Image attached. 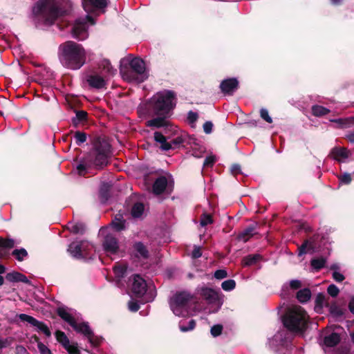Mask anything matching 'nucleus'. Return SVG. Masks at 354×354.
<instances>
[{
    "label": "nucleus",
    "instance_id": "f257e3e1",
    "mask_svg": "<svg viewBox=\"0 0 354 354\" xmlns=\"http://www.w3.org/2000/svg\"><path fill=\"white\" fill-rule=\"evenodd\" d=\"M92 148L77 166L80 176H84L88 169L102 170L106 167L111 156V145L105 136H95L91 140Z\"/></svg>",
    "mask_w": 354,
    "mask_h": 354
},
{
    "label": "nucleus",
    "instance_id": "f03ea898",
    "mask_svg": "<svg viewBox=\"0 0 354 354\" xmlns=\"http://www.w3.org/2000/svg\"><path fill=\"white\" fill-rule=\"evenodd\" d=\"M57 55L61 64L73 71L80 69L86 61V52L83 46L71 40L59 46Z\"/></svg>",
    "mask_w": 354,
    "mask_h": 354
},
{
    "label": "nucleus",
    "instance_id": "7ed1b4c3",
    "mask_svg": "<svg viewBox=\"0 0 354 354\" xmlns=\"http://www.w3.org/2000/svg\"><path fill=\"white\" fill-rule=\"evenodd\" d=\"M177 104L176 94L171 90L157 93L149 101L150 110L154 115L171 117Z\"/></svg>",
    "mask_w": 354,
    "mask_h": 354
},
{
    "label": "nucleus",
    "instance_id": "20e7f679",
    "mask_svg": "<svg viewBox=\"0 0 354 354\" xmlns=\"http://www.w3.org/2000/svg\"><path fill=\"white\" fill-rule=\"evenodd\" d=\"M120 73L124 80L129 82H143L148 78L144 61L138 57L120 61Z\"/></svg>",
    "mask_w": 354,
    "mask_h": 354
},
{
    "label": "nucleus",
    "instance_id": "39448f33",
    "mask_svg": "<svg viewBox=\"0 0 354 354\" xmlns=\"http://www.w3.org/2000/svg\"><path fill=\"white\" fill-rule=\"evenodd\" d=\"M72 8L70 0H44L39 10L46 25H52L59 17L68 14Z\"/></svg>",
    "mask_w": 354,
    "mask_h": 354
},
{
    "label": "nucleus",
    "instance_id": "423d86ee",
    "mask_svg": "<svg viewBox=\"0 0 354 354\" xmlns=\"http://www.w3.org/2000/svg\"><path fill=\"white\" fill-rule=\"evenodd\" d=\"M308 318V315L304 308L301 306H295L286 310L282 316V322L288 330L299 333L306 329Z\"/></svg>",
    "mask_w": 354,
    "mask_h": 354
},
{
    "label": "nucleus",
    "instance_id": "0eeeda50",
    "mask_svg": "<svg viewBox=\"0 0 354 354\" xmlns=\"http://www.w3.org/2000/svg\"><path fill=\"white\" fill-rule=\"evenodd\" d=\"M192 299V295L188 292H177L170 299V308L176 315L184 316L186 313L185 308Z\"/></svg>",
    "mask_w": 354,
    "mask_h": 354
},
{
    "label": "nucleus",
    "instance_id": "6e6552de",
    "mask_svg": "<svg viewBox=\"0 0 354 354\" xmlns=\"http://www.w3.org/2000/svg\"><path fill=\"white\" fill-rule=\"evenodd\" d=\"M71 33L74 38L80 41L85 40L88 37L86 21L83 19H76L73 26Z\"/></svg>",
    "mask_w": 354,
    "mask_h": 354
},
{
    "label": "nucleus",
    "instance_id": "1a4fd4ad",
    "mask_svg": "<svg viewBox=\"0 0 354 354\" xmlns=\"http://www.w3.org/2000/svg\"><path fill=\"white\" fill-rule=\"evenodd\" d=\"M19 318L21 322H26L32 326H35L38 332L44 333L46 337H50L51 336V332L45 323L37 320L30 315L23 313L19 315Z\"/></svg>",
    "mask_w": 354,
    "mask_h": 354
},
{
    "label": "nucleus",
    "instance_id": "9d476101",
    "mask_svg": "<svg viewBox=\"0 0 354 354\" xmlns=\"http://www.w3.org/2000/svg\"><path fill=\"white\" fill-rule=\"evenodd\" d=\"M147 288L146 281L139 274L133 276L131 291L134 297L141 298L146 293Z\"/></svg>",
    "mask_w": 354,
    "mask_h": 354
},
{
    "label": "nucleus",
    "instance_id": "9b49d317",
    "mask_svg": "<svg viewBox=\"0 0 354 354\" xmlns=\"http://www.w3.org/2000/svg\"><path fill=\"white\" fill-rule=\"evenodd\" d=\"M88 247V243L85 241L72 242L68 246V251L76 259H85V250Z\"/></svg>",
    "mask_w": 354,
    "mask_h": 354
},
{
    "label": "nucleus",
    "instance_id": "f8f14e48",
    "mask_svg": "<svg viewBox=\"0 0 354 354\" xmlns=\"http://www.w3.org/2000/svg\"><path fill=\"white\" fill-rule=\"evenodd\" d=\"M239 82L236 77L225 79L221 81L219 88L225 95H232L239 88Z\"/></svg>",
    "mask_w": 354,
    "mask_h": 354
},
{
    "label": "nucleus",
    "instance_id": "ddd939ff",
    "mask_svg": "<svg viewBox=\"0 0 354 354\" xmlns=\"http://www.w3.org/2000/svg\"><path fill=\"white\" fill-rule=\"evenodd\" d=\"M157 117L146 122V126L148 127H154L156 129L164 127L165 131L172 129V124L168 120L170 117L165 115H156Z\"/></svg>",
    "mask_w": 354,
    "mask_h": 354
},
{
    "label": "nucleus",
    "instance_id": "4468645a",
    "mask_svg": "<svg viewBox=\"0 0 354 354\" xmlns=\"http://www.w3.org/2000/svg\"><path fill=\"white\" fill-rule=\"evenodd\" d=\"M104 250L111 254H116L119 250L118 239L112 234H106L102 243Z\"/></svg>",
    "mask_w": 354,
    "mask_h": 354
},
{
    "label": "nucleus",
    "instance_id": "2eb2a0df",
    "mask_svg": "<svg viewBox=\"0 0 354 354\" xmlns=\"http://www.w3.org/2000/svg\"><path fill=\"white\" fill-rule=\"evenodd\" d=\"M199 294L209 304H217L220 301V297L218 292L211 288H201Z\"/></svg>",
    "mask_w": 354,
    "mask_h": 354
},
{
    "label": "nucleus",
    "instance_id": "dca6fc26",
    "mask_svg": "<svg viewBox=\"0 0 354 354\" xmlns=\"http://www.w3.org/2000/svg\"><path fill=\"white\" fill-rule=\"evenodd\" d=\"M341 341V337L336 332L326 333L322 339V344L326 347H334Z\"/></svg>",
    "mask_w": 354,
    "mask_h": 354
},
{
    "label": "nucleus",
    "instance_id": "f3484780",
    "mask_svg": "<svg viewBox=\"0 0 354 354\" xmlns=\"http://www.w3.org/2000/svg\"><path fill=\"white\" fill-rule=\"evenodd\" d=\"M86 82L91 87L96 89L104 88L106 86L104 79L97 74L88 75L86 77Z\"/></svg>",
    "mask_w": 354,
    "mask_h": 354
},
{
    "label": "nucleus",
    "instance_id": "a211bd4d",
    "mask_svg": "<svg viewBox=\"0 0 354 354\" xmlns=\"http://www.w3.org/2000/svg\"><path fill=\"white\" fill-rule=\"evenodd\" d=\"M168 184L165 176H161L156 178L152 186V192L155 195L162 194L166 189Z\"/></svg>",
    "mask_w": 354,
    "mask_h": 354
},
{
    "label": "nucleus",
    "instance_id": "6ab92c4d",
    "mask_svg": "<svg viewBox=\"0 0 354 354\" xmlns=\"http://www.w3.org/2000/svg\"><path fill=\"white\" fill-rule=\"evenodd\" d=\"M111 225L115 231L121 232L126 230L127 221L124 218L123 215L119 212L113 217Z\"/></svg>",
    "mask_w": 354,
    "mask_h": 354
},
{
    "label": "nucleus",
    "instance_id": "aec40b11",
    "mask_svg": "<svg viewBox=\"0 0 354 354\" xmlns=\"http://www.w3.org/2000/svg\"><path fill=\"white\" fill-rule=\"evenodd\" d=\"M153 138L156 142L160 144L159 148L162 151H167L172 149L171 143L167 142L166 136H165L162 132L155 131Z\"/></svg>",
    "mask_w": 354,
    "mask_h": 354
},
{
    "label": "nucleus",
    "instance_id": "412c9836",
    "mask_svg": "<svg viewBox=\"0 0 354 354\" xmlns=\"http://www.w3.org/2000/svg\"><path fill=\"white\" fill-rule=\"evenodd\" d=\"M6 279L10 282H23L26 284L30 283V280L26 275L16 271L7 273L6 275Z\"/></svg>",
    "mask_w": 354,
    "mask_h": 354
},
{
    "label": "nucleus",
    "instance_id": "4be33fe9",
    "mask_svg": "<svg viewBox=\"0 0 354 354\" xmlns=\"http://www.w3.org/2000/svg\"><path fill=\"white\" fill-rule=\"evenodd\" d=\"M330 154L335 160L340 162L342 159L348 158L350 151L345 147H335L331 149Z\"/></svg>",
    "mask_w": 354,
    "mask_h": 354
},
{
    "label": "nucleus",
    "instance_id": "5701e85b",
    "mask_svg": "<svg viewBox=\"0 0 354 354\" xmlns=\"http://www.w3.org/2000/svg\"><path fill=\"white\" fill-rule=\"evenodd\" d=\"M15 241L12 239H4L0 236V259L6 255V250H10L15 247Z\"/></svg>",
    "mask_w": 354,
    "mask_h": 354
},
{
    "label": "nucleus",
    "instance_id": "b1692460",
    "mask_svg": "<svg viewBox=\"0 0 354 354\" xmlns=\"http://www.w3.org/2000/svg\"><path fill=\"white\" fill-rule=\"evenodd\" d=\"M77 333L84 335V337H91L93 335V330L91 329L88 322H82L78 324L76 321L75 326H71Z\"/></svg>",
    "mask_w": 354,
    "mask_h": 354
},
{
    "label": "nucleus",
    "instance_id": "393cba45",
    "mask_svg": "<svg viewBox=\"0 0 354 354\" xmlns=\"http://www.w3.org/2000/svg\"><path fill=\"white\" fill-rule=\"evenodd\" d=\"M133 250L136 252V257L147 259L149 257L147 247L140 241L133 244Z\"/></svg>",
    "mask_w": 354,
    "mask_h": 354
},
{
    "label": "nucleus",
    "instance_id": "a878e982",
    "mask_svg": "<svg viewBox=\"0 0 354 354\" xmlns=\"http://www.w3.org/2000/svg\"><path fill=\"white\" fill-rule=\"evenodd\" d=\"M57 314L59 317H60L64 321L67 322L71 326H75V319L74 317L68 313L64 308L59 307L57 309Z\"/></svg>",
    "mask_w": 354,
    "mask_h": 354
},
{
    "label": "nucleus",
    "instance_id": "bb28decb",
    "mask_svg": "<svg viewBox=\"0 0 354 354\" xmlns=\"http://www.w3.org/2000/svg\"><path fill=\"white\" fill-rule=\"evenodd\" d=\"M255 225H250L241 232L238 235V239L243 242H247L251 237L255 234Z\"/></svg>",
    "mask_w": 354,
    "mask_h": 354
},
{
    "label": "nucleus",
    "instance_id": "cd10ccee",
    "mask_svg": "<svg viewBox=\"0 0 354 354\" xmlns=\"http://www.w3.org/2000/svg\"><path fill=\"white\" fill-rule=\"evenodd\" d=\"M316 241V236L314 235L310 240H305L304 243L298 248V256L301 257L306 253V248L313 250L315 247V242Z\"/></svg>",
    "mask_w": 354,
    "mask_h": 354
},
{
    "label": "nucleus",
    "instance_id": "c85d7f7f",
    "mask_svg": "<svg viewBox=\"0 0 354 354\" xmlns=\"http://www.w3.org/2000/svg\"><path fill=\"white\" fill-rule=\"evenodd\" d=\"M261 259L262 256L259 254H249L243 258L241 263L243 267L252 266L257 264Z\"/></svg>",
    "mask_w": 354,
    "mask_h": 354
},
{
    "label": "nucleus",
    "instance_id": "c756f323",
    "mask_svg": "<svg viewBox=\"0 0 354 354\" xmlns=\"http://www.w3.org/2000/svg\"><path fill=\"white\" fill-rule=\"evenodd\" d=\"M99 68L109 75H115L117 71V70L112 66L111 62L106 59L100 62Z\"/></svg>",
    "mask_w": 354,
    "mask_h": 354
},
{
    "label": "nucleus",
    "instance_id": "7c9ffc66",
    "mask_svg": "<svg viewBox=\"0 0 354 354\" xmlns=\"http://www.w3.org/2000/svg\"><path fill=\"white\" fill-rule=\"evenodd\" d=\"M311 291L309 288H305L299 290L296 295V298L300 303H306L310 299Z\"/></svg>",
    "mask_w": 354,
    "mask_h": 354
},
{
    "label": "nucleus",
    "instance_id": "2f4dec72",
    "mask_svg": "<svg viewBox=\"0 0 354 354\" xmlns=\"http://www.w3.org/2000/svg\"><path fill=\"white\" fill-rule=\"evenodd\" d=\"M326 306L328 308L330 313L335 317H339L344 315L343 310L339 308L335 302L326 303Z\"/></svg>",
    "mask_w": 354,
    "mask_h": 354
},
{
    "label": "nucleus",
    "instance_id": "473e14b6",
    "mask_svg": "<svg viewBox=\"0 0 354 354\" xmlns=\"http://www.w3.org/2000/svg\"><path fill=\"white\" fill-rule=\"evenodd\" d=\"M68 228L74 234H84L86 232V225L82 222L71 224Z\"/></svg>",
    "mask_w": 354,
    "mask_h": 354
},
{
    "label": "nucleus",
    "instance_id": "72a5a7b5",
    "mask_svg": "<svg viewBox=\"0 0 354 354\" xmlns=\"http://www.w3.org/2000/svg\"><path fill=\"white\" fill-rule=\"evenodd\" d=\"M55 336L56 340L63 346L64 348L71 342L65 333L62 330H56Z\"/></svg>",
    "mask_w": 354,
    "mask_h": 354
},
{
    "label": "nucleus",
    "instance_id": "f704fd0d",
    "mask_svg": "<svg viewBox=\"0 0 354 354\" xmlns=\"http://www.w3.org/2000/svg\"><path fill=\"white\" fill-rule=\"evenodd\" d=\"M312 114L316 117H322L330 113V110L321 105H313L311 108Z\"/></svg>",
    "mask_w": 354,
    "mask_h": 354
},
{
    "label": "nucleus",
    "instance_id": "c9c22d12",
    "mask_svg": "<svg viewBox=\"0 0 354 354\" xmlns=\"http://www.w3.org/2000/svg\"><path fill=\"white\" fill-rule=\"evenodd\" d=\"M144 210L145 206L143 203H136L131 208V214L133 218H140L142 215Z\"/></svg>",
    "mask_w": 354,
    "mask_h": 354
},
{
    "label": "nucleus",
    "instance_id": "e433bc0d",
    "mask_svg": "<svg viewBox=\"0 0 354 354\" xmlns=\"http://www.w3.org/2000/svg\"><path fill=\"white\" fill-rule=\"evenodd\" d=\"M326 259L325 257H321L319 258H314L310 261L311 266L316 270H320L325 267Z\"/></svg>",
    "mask_w": 354,
    "mask_h": 354
},
{
    "label": "nucleus",
    "instance_id": "4c0bfd02",
    "mask_svg": "<svg viewBox=\"0 0 354 354\" xmlns=\"http://www.w3.org/2000/svg\"><path fill=\"white\" fill-rule=\"evenodd\" d=\"M113 270L115 277L120 279L124 277L127 272V266L125 265L116 264L113 266Z\"/></svg>",
    "mask_w": 354,
    "mask_h": 354
},
{
    "label": "nucleus",
    "instance_id": "58836bf2",
    "mask_svg": "<svg viewBox=\"0 0 354 354\" xmlns=\"http://www.w3.org/2000/svg\"><path fill=\"white\" fill-rule=\"evenodd\" d=\"M12 255L18 261H22L28 257V252L24 248L15 249L12 252Z\"/></svg>",
    "mask_w": 354,
    "mask_h": 354
},
{
    "label": "nucleus",
    "instance_id": "ea45409f",
    "mask_svg": "<svg viewBox=\"0 0 354 354\" xmlns=\"http://www.w3.org/2000/svg\"><path fill=\"white\" fill-rule=\"evenodd\" d=\"M214 223V219L212 214L204 212L201 215L200 225L202 227H205L209 224Z\"/></svg>",
    "mask_w": 354,
    "mask_h": 354
},
{
    "label": "nucleus",
    "instance_id": "a19ab883",
    "mask_svg": "<svg viewBox=\"0 0 354 354\" xmlns=\"http://www.w3.org/2000/svg\"><path fill=\"white\" fill-rule=\"evenodd\" d=\"M196 326V321L193 319H190L187 325H185L184 322H180L179 324V328L182 332H187L193 330Z\"/></svg>",
    "mask_w": 354,
    "mask_h": 354
},
{
    "label": "nucleus",
    "instance_id": "79ce46f5",
    "mask_svg": "<svg viewBox=\"0 0 354 354\" xmlns=\"http://www.w3.org/2000/svg\"><path fill=\"white\" fill-rule=\"evenodd\" d=\"M74 138L77 145L80 146L86 141V133L82 131H77L75 132Z\"/></svg>",
    "mask_w": 354,
    "mask_h": 354
},
{
    "label": "nucleus",
    "instance_id": "37998d69",
    "mask_svg": "<svg viewBox=\"0 0 354 354\" xmlns=\"http://www.w3.org/2000/svg\"><path fill=\"white\" fill-rule=\"evenodd\" d=\"M64 349L68 352V354H81V351L78 348V344L75 342H70V344L67 345Z\"/></svg>",
    "mask_w": 354,
    "mask_h": 354
},
{
    "label": "nucleus",
    "instance_id": "c03bdc74",
    "mask_svg": "<svg viewBox=\"0 0 354 354\" xmlns=\"http://www.w3.org/2000/svg\"><path fill=\"white\" fill-rule=\"evenodd\" d=\"M325 300H326L325 295L322 292L318 293L316 296L315 301V308L316 309L322 308L324 305L326 306V302H325Z\"/></svg>",
    "mask_w": 354,
    "mask_h": 354
},
{
    "label": "nucleus",
    "instance_id": "a18cd8bd",
    "mask_svg": "<svg viewBox=\"0 0 354 354\" xmlns=\"http://www.w3.org/2000/svg\"><path fill=\"white\" fill-rule=\"evenodd\" d=\"M236 287V281L234 279H227L221 283V288L225 291H231Z\"/></svg>",
    "mask_w": 354,
    "mask_h": 354
},
{
    "label": "nucleus",
    "instance_id": "49530a36",
    "mask_svg": "<svg viewBox=\"0 0 354 354\" xmlns=\"http://www.w3.org/2000/svg\"><path fill=\"white\" fill-rule=\"evenodd\" d=\"M88 2L93 7L98 9L104 8L107 6L106 0H88Z\"/></svg>",
    "mask_w": 354,
    "mask_h": 354
},
{
    "label": "nucleus",
    "instance_id": "de8ad7c7",
    "mask_svg": "<svg viewBox=\"0 0 354 354\" xmlns=\"http://www.w3.org/2000/svg\"><path fill=\"white\" fill-rule=\"evenodd\" d=\"M75 118L80 122H85L88 119V113L86 111L81 110L75 112Z\"/></svg>",
    "mask_w": 354,
    "mask_h": 354
},
{
    "label": "nucleus",
    "instance_id": "09e8293b",
    "mask_svg": "<svg viewBox=\"0 0 354 354\" xmlns=\"http://www.w3.org/2000/svg\"><path fill=\"white\" fill-rule=\"evenodd\" d=\"M327 292L332 297H336L339 292V290L335 284H330L327 288Z\"/></svg>",
    "mask_w": 354,
    "mask_h": 354
},
{
    "label": "nucleus",
    "instance_id": "8fccbe9b",
    "mask_svg": "<svg viewBox=\"0 0 354 354\" xmlns=\"http://www.w3.org/2000/svg\"><path fill=\"white\" fill-rule=\"evenodd\" d=\"M223 326L221 324H216L214 325L211 328V334L213 337H217L222 333L223 331Z\"/></svg>",
    "mask_w": 354,
    "mask_h": 354
},
{
    "label": "nucleus",
    "instance_id": "3c124183",
    "mask_svg": "<svg viewBox=\"0 0 354 354\" xmlns=\"http://www.w3.org/2000/svg\"><path fill=\"white\" fill-rule=\"evenodd\" d=\"M86 338L88 339L89 342L94 346H99L101 344L102 340V337L95 335L93 332L92 336L86 337Z\"/></svg>",
    "mask_w": 354,
    "mask_h": 354
},
{
    "label": "nucleus",
    "instance_id": "603ef678",
    "mask_svg": "<svg viewBox=\"0 0 354 354\" xmlns=\"http://www.w3.org/2000/svg\"><path fill=\"white\" fill-rule=\"evenodd\" d=\"M260 116L261 118L264 120L266 122H267L268 123H272V118L269 115V113H268V111L267 109H264V108H262L260 110Z\"/></svg>",
    "mask_w": 354,
    "mask_h": 354
},
{
    "label": "nucleus",
    "instance_id": "864d4df0",
    "mask_svg": "<svg viewBox=\"0 0 354 354\" xmlns=\"http://www.w3.org/2000/svg\"><path fill=\"white\" fill-rule=\"evenodd\" d=\"M216 162V158L213 156H209L205 158L203 162V167H212Z\"/></svg>",
    "mask_w": 354,
    "mask_h": 354
},
{
    "label": "nucleus",
    "instance_id": "5fc2aeb1",
    "mask_svg": "<svg viewBox=\"0 0 354 354\" xmlns=\"http://www.w3.org/2000/svg\"><path fill=\"white\" fill-rule=\"evenodd\" d=\"M339 180L341 183L345 184V185H348L351 183V182L352 180V178H351V176L350 174L345 173L339 177Z\"/></svg>",
    "mask_w": 354,
    "mask_h": 354
},
{
    "label": "nucleus",
    "instance_id": "6e6d98bb",
    "mask_svg": "<svg viewBox=\"0 0 354 354\" xmlns=\"http://www.w3.org/2000/svg\"><path fill=\"white\" fill-rule=\"evenodd\" d=\"M227 272L225 270L220 269L215 271L214 274V277L216 279H223L224 278H226L227 277Z\"/></svg>",
    "mask_w": 354,
    "mask_h": 354
},
{
    "label": "nucleus",
    "instance_id": "4d7b16f0",
    "mask_svg": "<svg viewBox=\"0 0 354 354\" xmlns=\"http://www.w3.org/2000/svg\"><path fill=\"white\" fill-rule=\"evenodd\" d=\"M202 256L201 248L200 246L194 245V250L192 252V259H198Z\"/></svg>",
    "mask_w": 354,
    "mask_h": 354
},
{
    "label": "nucleus",
    "instance_id": "13d9d810",
    "mask_svg": "<svg viewBox=\"0 0 354 354\" xmlns=\"http://www.w3.org/2000/svg\"><path fill=\"white\" fill-rule=\"evenodd\" d=\"M198 118V115L197 113L194 112L192 111H189L187 114V120L189 123H195Z\"/></svg>",
    "mask_w": 354,
    "mask_h": 354
},
{
    "label": "nucleus",
    "instance_id": "bf43d9fd",
    "mask_svg": "<svg viewBox=\"0 0 354 354\" xmlns=\"http://www.w3.org/2000/svg\"><path fill=\"white\" fill-rule=\"evenodd\" d=\"M129 310L131 312H137L140 309L139 304L136 301H129L128 304Z\"/></svg>",
    "mask_w": 354,
    "mask_h": 354
},
{
    "label": "nucleus",
    "instance_id": "052dcab7",
    "mask_svg": "<svg viewBox=\"0 0 354 354\" xmlns=\"http://www.w3.org/2000/svg\"><path fill=\"white\" fill-rule=\"evenodd\" d=\"M38 348L41 354H52L50 350L42 342L38 343Z\"/></svg>",
    "mask_w": 354,
    "mask_h": 354
},
{
    "label": "nucleus",
    "instance_id": "680f3d73",
    "mask_svg": "<svg viewBox=\"0 0 354 354\" xmlns=\"http://www.w3.org/2000/svg\"><path fill=\"white\" fill-rule=\"evenodd\" d=\"M230 170H231V173L234 176H236L238 174H241V165L239 164H236V163L233 164L231 166Z\"/></svg>",
    "mask_w": 354,
    "mask_h": 354
},
{
    "label": "nucleus",
    "instance_id": "e2e57ef3",
    "mask_svg": "<svg viewBox=\"0 0 354 354\" xmlns=\"http://www.w3.org/2000/svg\"><path fill=\"white\" fill-rule=\"evenodd\" d=\"M301 286V282L298 279H293L290 281V287L292 290L299 289Z\"/></svg>",
    "mask_w": 354,
    "mask_h": 354
},
{
    "label": "nucleus",
    "instance_id": "0e129e2a",
    "mask_svg": "<svg viewBox=\"0 0 354 354\" xmlns=\"http://www.w3.org/2000/svg\"><path fill=\"white\" fill-rule=\"evenodd\" d=\"M203 131L205 133L209 134L212 131L213 124L210 121H207L203 124Z\"/></svg>",
    "mask_w": 354,
    "mask_h": 354
},
{
    "label": "nucleus",
    "instance_id": "69168bd1",
    "mask_svg": "<svg viewBox=\"0 0 354 354\" xmlns=\"http://www.w3.org/2000/svg\"><path fill=\"white\" fill-rule=\"evenodd\" d=\"M332 276L333 279L337 282H342L345 279L344 276L342 273L337 271L333 272Z\"/></svg>",
    "mask_w": 354,
    "mask_h": 354
},
{
    "label": "nucleus",
    "instance_id": "338daca9",
    "mask_svg": "<svg viewBox=\"0 0 354 354\" xmlns=\"http://www.w3.org/2000/svg\"><path fill=\"white\" fill-rule=\"evenodd\" d=\"M184 142V139L181 136H178L176 138L173 139L169 143H171V146L174 145L178 146Z\"/></svg>",
    "mask_w": 354,
    "mask_h": 354
},
{
    "label": "nucleus",
    "instance_id": "774afa93",
    "mask_svg": "<svg viewBox=\"0 0 354 354\" xmlns=\"http://www.w3.org/2000/svg\"><path fill=\"white\" fill-rule=\"evenodd\" d=\"M350 349L346 346H341L338 348L337 354H349Z\"/></svg>",
    "mask_w": 354,
    "mask_h": 354
}]
</instances>
